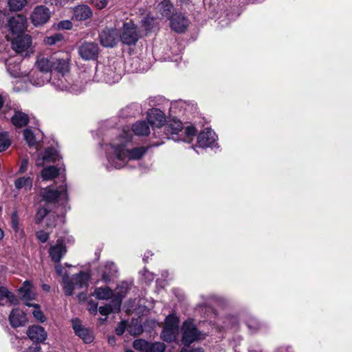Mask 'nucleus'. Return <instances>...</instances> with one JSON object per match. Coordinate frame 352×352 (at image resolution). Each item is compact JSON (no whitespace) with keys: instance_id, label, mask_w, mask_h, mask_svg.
<instances>
[{"instance_id":"1","label":"nucleus","mask_w":352,"mask_h":352,"mask_svg":"<svg viewBox=\"0 0 352 352\" xmlns=\"http://www.w3.org/2000/svg\"><path fill=\"white\" fill-rule=\"evenodd\" d=\"M132 135L124 131L118 137L112 140L105 148L108 170L125 167L129 161L141 159L147 152L148 147L135 146Z\"/></svg>"},{"instance_id":"28","label":"nucleus","mask_w":352,"mask_h":352,"mask_svg":"<svg viewBox=\"0 0 352 352\" xmlns=\"http://www.w3.org/2000/svg\"><path fill=\"white\" fill-rule=\"evenodd\" d=\"M5 61L8 72L13 77H19L20 74V60L21 58L17 56L6 58L1 57Z\"/></svg>"},{"instance_id":"13","label":"nucleus","mask_w":352,"mask_h":352,"mask_svg":"<svg viewBox=\"0 0 352 352\" xmlns=\"http://www.w3.org/2000/svg\"><path fill=\"white\" fill-rule=\"evenodd\" d=\"M120 38L124 45H135L140 38V35L135 24L131 21L124 23L120 35Z\"/></svg>"},{"instance_id":"46","label":"nucleus","mask_w":352,"mask_h":352,"mask_svg":"<svg viewBox=\"0 0 352 352\" xmlns=\"http://www.w3.org/2000/svg\"><path fill=\"white\" fill-rule=\"evenodd\" d=\"M11 142L8 132L0 133V153L5 151L10 146Z\"/></svg>"},{"instance_id":"61","label":"nucleus","mask_w":352,"mask_h":352,"mask_svg":"<svg viewBox=\"0 0 352 352\" xmlns=\"http://www.w3.org/2000/svg\"><path fill=\"white\" fill-rule=\"evenodd\" d=\"M135 331L133 332V331L131 329L129 330V332L131 333H134V334H140L141 332H142V327L141 325L140 324H137L135 326Z\"/></svg>"},{"instance_id":"18","label":"nucleus","mask_w":352,"mask_h":352,"mask_svg":"<svg viewBox=\"0 0 352 352\" xmlns=\"http://www.w3.org/2000/svg\"><path fill=\"white\" fill-rule=\"evenodd\" d=\"M217 135L210 128H206L197 136V144L201 148H213L217 146Z\"/></svg>"},{"instance_id":"10","label":"nucleus","mask_w":352,"mask_h":352,"mask_svg":"<svg viewBox=\"0 0 352 352\" xmlns=\"http://www.w3.org/2000/svg\"><path fill=\"white\" fill-rule=\"evenodd\" d=\"M179 318L174 314L166 318L165 324L161 333L164 341L171 342L176 339L179 332Z\"/></svg>"},{"instance_id":"27","label":"nucleus","mask_w":352,"mask_h":352,"mask_svg":"<svg viewBox=\"0 0 352 352\" xmlns=\"http://www.w3.org/2000/svg\"><path fill=\"white\" fill-rule=\"evenodd\" d=\"M59 159L58 151L54 148H47L45 149L42 157H38L36 161L37 166H42L45 163L56 162Z\"/></svg>"},{"instance_id":"63","label":"nucleus","mask_w":352,"mask_h":352,"mask_svg":"<svg viewBox=\"0 0 352 352\" xmlns=\"http://www.w3.org/2000/svg\"><path fill=\"white\" fill-rule=\"evenodd\" d=\"M108 342L111 345H113L116 343V339L114 337H111L108 340Z\"/></svg>"},{"instance_id":"58","label":"nucleus","mask_w":352,"mask_h":352,"mask_svg":"<svg viewBox=\"0 0 352 352\" xmlns=\"http://www.w3.org/2000/svg\"><path fill=\"white\" fill-rule=\"evenodd\" d=\"M125 327L123 323H121L116 329V333L118 336H121L124 333Z\"/></svg>"},{"instance_id":"26","label":"nucleus","mask_w":352,"mask_h":352,"mask_svg":"<svg viewBox=\"0 0 352 352\" xmlns=\"http://www.w3.org/2000/svg\"><path fill=\"white\" fill-rule=\"evenodd\" d=\"M188 25V20L181 13H175L170 19V27L176 32H184Z\"/></svg>"},{"instance_id":"24","label":"nucleus","mask_w":352,"mask_h":352,"mask_svg":"<svg viewBox=\"0 0 352 352\" xmlns=\"http://www.w3.org/2000/svg\"><path fill=\"white\" fill-rule=\"evenodd\" d=\"M28 338L34 343L42 342L47 338V333L45 329L39 325L30 326L28 331Z\"/></svg>"},{"instance_id":"32","label":"nucleus","mask_w":352,"mask_h":352,"mask_svg":"<svg viewBox=\"0 0 352 352\" xmlns=\"http://www.w3.org/2000/svg\"><path fill=\"white\" fill-rule=\"evenodd\" d=\"M151 124L146 120H140L135 122L131 129L134 134L138 136H146L150 133Z\"/></svg>"},{"instance_id":"50","label":"nucleus","mask_w":352,"mask_h":352,"mask_svg":"<svg viewBox=\"0 0 352 352\" xmlns=\"http://www.w3.org/2000/svg\"><path fill=\"white\" fill-rule=\"evenodd\" d=\"M63 36L60 34H55L52 36H48L45 38V41L47 44L52 45L56 43L58 41H61Z\"/></svg>"},{"instance_id":"12","label":"nucleus","mask_w":352,"mask_h":352,"mask_svg":"<svg viewBox=\"0 0 352 352\" xmlns=\"http://www.w3.org/2000/svg\"><path fill=\"white\" fill-rule=\"evenodd\" d=\"M166 102L167 106H168V110L170 112V116H175L177 113H183L186 107V102L182 100H176L174 102H169L166 101L164 98L161 97H150L148 99V103L150 107H155L160 105L161 102Z\"/></svg>"},{"instance_id":"33","label":"nucleus","mask_w":352,"mask_h":352,"mask_svg":"<svg viewBox=\"0 0 352 352\" xmlns=\"http://www.w3.org/2000/svg\"><path fill=\"white\" fill-rule=\"evenodd\" d=\"M92 14L91 10L88 6L79 5L74 8L73 19L76 21H84Z\"/></svg>"},{"instance_id":"41","label":"nucleus","mask_w":352,"mask_h":352,"mask_svg":"<svg viewBox=\"0 0 352 352\" xmlns=\"http://www.w3.org/2000/svg\"><path fill=\"white\" fill-rule=\"evenodd\" d=\"M32 284L30 281L25 280L19 289V292L22 294L23 298L25 300H32L34 294L31 291Z\"/></svg>"},{"instance_id":"22","label":"nucleus","mask_w":352,"mask_h":352,"mask_svg":"<svg viewBox=\"0 0 352 352\" xmlns=\"http://www.w3.org/2000/svg\"><path fill=\"white\" fill-rule=\"evenodd\" d=\"M28 321L25 312L19 309H13L9 315V322L13 328L24 326Z\"/></svg>"},{"instance_id":"62","label":"nucleus","mask_w":352,"mask_h":352,"mask_svg":"<svg viewBox=\"0 0 352 352\" xmlns=\"http://www.w3.org/2000/svg\"><path fill=\"white\" fill-rule=\"evenodd\" d=\"M78 298L80 301L85 300L87 298V294L85 292H81L78 295Z\"/></svg>"},{"instance_id":"15","label":"nucleus","mask_w":352,"mask_h":352,"mask_svg":"<svg viewBox=\"0 0 352 352\" xmlns=\"http://www.w3.org/2000/svg\"><path fill=\"white\" fill-rule=\"evenodd\" d=\"M100 48L95 42L84 41L78 47V52L84 60H95L98 58Z\"/></svg>"},{"instance_id":"6","label":"nucleus","mask_w":352,"mask_h":352,"mask_svg":"<svg viewBox=\"0 0 352 352\" xmlns=\"http://www.w3.org/2000/svg\"><path fill=\"white\" fill-rule=\"evenodd\" d=\"M146 120L151 124L155 138H166L168 133L164 131L163 127L165 124V114L163 111L158 108H152L147 113Z\"/></svg>"},{"instance_id":"47","label":"nucleus","mask_w":352,"mask_h":352,"mask_svg":"<svg viewBox=\"0 0 352 352\" xmlns=\"http://www.w3.org/2000/svg\"><path fill=\"white\" fill-rule=\"evenodd\" d=\"M26 3V0H8V6L11 10H21Z\"/></svg>"},{"instance_id":"38","label":"nucleus","mask_w":352,"mask_h":352,"mask_svg":"<svg viewBox=\"0 0 352 352\" xmlns=\"http://www.w3.org/2000/svg\"><path fill=\"white\" fill-rule=\"evenodd\" d=\"M33 179L31 177H21L14 182V186L16 189L23 188L25 191H29L32 187Z\"/></svg>"},{"instance_id":"60","label":"nucleus","mask_w":352,"mask_h":352,"mask_svg":"<svg viewBox=\"0 0 352 352\" xmlns=\"http://www.w3.org/2000/svg\"><path fill=\"white\" fill-rule=\"evenodd\" d=\"M55 270L58 275H62L64 268L60 263H58L55 266Z\"/></svg>"},{"instance_id":"42","label":"nucleus","mask_w":352,"mask_h":352,"mask_svg":"<svg viewBox=\"0 0 352 352\" xmlns=\"http://www.w3.org/2000/svg\"><path fill=\"white\" fill-rule=\"evenodd\" d=\"M4 298H6L10 304L16 305L18 303V300L12 292L8 291L6 287L0 286V301Z\"/></svg>"},{"instance_id":"36","label":"nucleus","mask_w":352,"mask_h":352,"mask_svg":"<svg viewBox=\"0 0 352 352\" xmlns=\"http://www.w3.org/2000/svg\"><path fill=\"white\" fill-rule=\"evenodd\" d=\"M245 322L250 333H256L263 327V324L257 318L252 316H248Z\"/></svg>"},{"instance_id":"11","label":"nucleus","mask_w":352,"mask_h":352,"mask_svg":"<svg viewBox=\"0 0 352 352\" xmlns=\"http://www.w3.org/2000/svg\"><path fill=\"white\" fill-rule=\"evenodd\" d=\"M182 344L189 346L196 340L204 338V334L197 330L191 320H186L182 325Z\"/></svg>"},{"instance_id":"19","label":"nucleus","mask_w":352,"mask_h":352,"mask_svg":"<svg viewBox=\"0 0 352 352\" xmlns=\"http://www.w3.org/2000/svg\"><path fill=\"white\" fill-rule=\"evenodd\" d=\"M38 71H32L29 74L28 79L30 83L36 87H42L45 83L50 82L52 73L48 71L38 68Z\"/></svg>"},{"instance_id":"20","label":"nucleus","mask_w":352,"mask_h":352,"mask_svg":"<svg viewBox=\"0 0 352 352\" xmlns=\"http://www.w3.org/2000/svg\"><path fill=\"white\" fill-rule=\"evenodd\" d=\"M100 41L102 46L113 47L118 41V34L116 29H104L100 34Z\"/></svg>"},{"instance_id":"39","label":"nucleus","mask_w":352,"mask_h":352,"mask_svg":"<svg viewBox=\"0 0 352 352\" xmlns=\"http://www.w3.org/2000/svg\"><path fill=\"white\" fill-rule=\"evenodd\" d=\"M60 168L56 166H50L43 168L41 172V177L43 180H50L59 174Z\"/></svg>"},{"instance_id":"40","label":"nucleus","mask_w":352,"mask_h":352,"mask_svg":"<svg viewBox=\"0 0 352 352\" xmlns=\"http://www.w3.org/2000/svg\"><path fill=\"white\" fill-rule=\"evenodd\" d=\"M11 227L14 230L16 234L21 238L24 236V231L22 229H20L19 227V219L17 212H13L11 214Z\"/></svg>"},{"instance_id":"23","label":"nucleus","mask_w":352,"mask_h":352,"mask_svg":"<svg viewBox=\"0 0 352 352\" xmlns=\"http://www.w3.org/2000/svg\"><path fill=\"white\" fill-rule=\"evenodd\" d=\"M66 252L67 249L62 239H58L56 243L52 245L49 250L50 256L55 263H60Z\"/></svg>"},{"instance_id":"57","label":"nucleus","mask_w":352,"mask_h":352,"mask_svg":"<svg viewBox=\"0 0 352 352\" xmlns=\"http://www.w3.org/2000/svg\"><path fill=\"white\" fill-rule=\"evenodd\" d=\"M58 27L65 30H69L72 28V23L69 21H61L58 24Z\"/></svg>"},{"instance_id":"59","label":"nucleus","mask_w":352,"mask_h":352,"mask_svg":"<svg viewBox=\"0 0 352 352\" xmlns=\"http://www.w3.org/2000/svg\"><path fill=\"white\" fill-rule=\"evenodd\" d=\"M58 219V216L56 215V218L55 219H53V218H51L49 221L48 218L47 219V223L46 226L47 227L51 228V227H55L56 225V219Z\"/></svg>"},{"instance_id":"14","label":"nucleus","mask_w":352,"mask_h":352,"mask_svg":"<svg viewBox=\"0 0 352 352\" xmlns=\"http://www.w3.org/2000/svg\"><path fill=\"white\" fill-rule=\"evenodd\" d=\"M183 129L182 122L177 119L175 116H173L172 119H170L166 124H165L164 126L162 129V133L166 131L168 134H167L166 138H158L160 141H157L152 144V146H157L164 143V140L166 139H173L174 137H170L171 135H177L179 132L182 131Z\"/></svg>"},{"instance_id":"2","label":"nucleus","mask_w":352,"mask_h":352,"mask_svg":"<svg viewBox=\"0 0 352 352\" xmlns=\"http://www.w3.org/2000/svg\"><path fill=\"white\" fill-rule=\"evenodd\" d=\"M70 56L69 54L63 52L54 53L50 56H39L37 58L36 65L37 68L48 71L52 76L69 73Z\"/></svg>"},{"instance_id":"55","label":"nucleus","mask_w":352,"mask_h":352,"mask_svg":"<svg viewBox=\"0 0 352 352\" xmlns=\"http://www.w3.org/2000/svg\"><path fill=\"white\" fill-rule=\"evenodd\" d=\"M98 311L101 315L108 316L109 314L113 313L111 310V308L106 305L105 306L100 307L98 309Z\"/></svg>"},{"instance_id":"37","label":"nucleus","mask_w":352,"mask_h":352,"mask_svg":"<svg viewBox=\"0 0 352 352\" xmlns=\"http://www.w3.org/2000/svg\"><path fill=\"white\" fill-rule=\"evenodd\" d=\"M94 295L98 300H108L113 297V292L109 287H100L95 289Z\"/></svg>"},{"instance_id":"34","label":"nucleus","mask_w":352,"mask_h":352,"mask_svg":"<svg viewBox=\"0 0 352 352\" xmlns=\"http://www.w3.org/2000/svg\"><path fill=\"white\" fill-rule=\"evenodd\" d=\"M157 10L162 16L171 19L173 14V6L169 0H163L157 5Z\"/></svg>"},{"instance_id":"43","label":"nucleus","mask_w":352,"mask_h":352,"mask_svg":"<svg viewBox=\"0 0 352 352\" xmlns=\"http://www.w3.org/2000/svg\"><path fill=\"white\" fill-rule=\"evenodd\" d=\"M223 327L228 329L236 330L239 327V318L236 316H227L223 321Z\"/></svg>"},{"instance_id":"51","label":"nucleus","mask_w":352,"mask_h":352,"mask_svg":"<svg viewBox=\"0 0 352 352\" xmlns=\"http://www.w3.org/2000/svg\"><path fill=\"white\" fill-rule=\"evenodd\" d=\"M49 233L43 231V230H38L36 232V237L41 243H45L49 239Z\"/></svg>"},{"instance_id":"54","label":"nucleus","mask_w":352,"mask_h":352,"mask_svg":"<svg viewBox=\"0 0 352 352\" xmlns=\"http://www.w3.org/2000/svg\"><path fill=\"white\" fill-rule=\"evenodd\" d=\"M23 352H42L39 344L33 343L30 346L25 349Z\"/></svg>"},{"instance_id":"4","label":"nucleus","mask_w":352,"mask_h":352,"mask_svg":"<svg viewBox=\"0 0 352 352\" xmlns=\"http://www.w3.org/2000/svg\"><path fill=\"white\" fill-rule=\"evenodd\" d=\"M122 71L121 68L118 67L115 63L107 65L100 63L96 67L94 80L113 84L118 82L122 78Z\"/></svg>"},{"instance_id":"21","label":"nucleus","mask_w":352,"mask_h":352,"mask_svg":"<svg viewBox=\"0 0 352 352\" xmlns=\"http://www.w3.org/2000/svg\"><path fill=\"white\" fill-rule=\"evenodd\" d=\"M72 327L76 336L80 337L85 343H91L94 340L91 331L82 326L81 322L78 318H74L72 320Z\"/></svg>"},{"instance_id":"49","label":"nucleus","mask_w":352,"mask_h":352,"mask_svg":"<svg viewBox=\"0 0 352 352\" xmlns=\"http://www.w3.org/2000/svg\"><path fill=\"white\" fill-rule=\"evenodd\" d=\"M170 50H172L171 53L174 54L175 56H178L180 53L182 52V49L180 47V45L177 43L174 42L173 44V46L171 47ZM179 57H176L175 59L173 57H170V56H168L167 58L170 60H175L177 61Z\"/></svg>"},{"instance_id":"17","label":"nucleus","mask_w":352,"mask_h":352,"mask_svg":"<svg viewBox=\"0 0 352 352\" xmlns=\"http://www.w3.org/2000/svg\"><path fill=\"white\" fill-rule=\"evenodd\" d=\"M133 347L141 352H164L166 349L163 342H150L142 339L135 340Z\"/></svg>"},{"instance_id":"5","label":"nucleus","mask_w":352,"mask_h":352,"mask_svg":"<svg viewBox=\"0 0 352 352\" xmlns=\"http://www.w3.org/2000/svg\"><path fill=\"white\" fill-rule=\"evenodd\" d=\"M50 82L56 90L67 91L75 94L80 93L85 88L84 84L81 81H74L69 73L64 75V77L62 74L52 75Z\"/></svg>"},{"instance_id":"25","label":"nucleus","mask_w":352,"mask_h":352,"mask_svg":"<svg viewBox=\"0 0 352 352\" xmlns=\"http://www.w3.org/2000/svg\"><path fill=\"white\" fill-rule=\"evenodd\" d=\"M117 272V267L114 263L111 261L106 262L100 267L101 279L105 283H110L112 278L116 274Z\"/></svg>"},{"instance_id":"9","label":"nucleus","mask_w":352,"mask_h":352,"mask_svg":"<svg viewBox=\"0 0 352 352\" xmlns=\"http://www.w3.org/2000/svg\"><path fill=\"white\" fill-rule=\"evenodd\" d=\"M41 201L46 205L56 203L58 199H67V187L65 184L60 185L57 189L47 187L41 191Z\"/></svg>"},{"instance_id":"52","label":"nucleus","mask_w":352,"mask_h":352,"mask_svg":"<svg viewBox=\"0 0 352 352\" xmlns=\"http://www.w3.org/2000/svg\"><path fill=\"white\" fill-rule=\"evenodd\" d=\"M34 307L36 308V309H35L32 314L34 316V317L39 322H45V316L43 315V312L38 309V305H34Z\"/></svg>"},{"instance_id":"7","label":"nucleus","mask_w":352,"mask_h":352,"mask_svg":"<svg viewBox=\"0 0 352 352\" xmlns=\"http://www.w3.org/2000/svg\"><path fill=\"white\" fill-rule=\"evenodd\" d=\"M7 41H11L12 50L21 56H28L33 53L32 37L26 34L12 38L9 34L5 36Z\"/></svg>"},{"instance_id":"35","label":"nucleus","mask_w":352,"mask_h":352,"mask_svg":"<svg viewBox=\"0 0 352 352\" xmlns=\"http://www.w3.org/2000/svg\"><path fill=\"white\" fill-rule=\"evenodd\" d=\"M140 113V107L137 103H133L122 109L119 112V116L122 118L135 117Z\"/></svg>"},{"instance_id":"16","label":"nucleus","mask_w":352,"mask_h":352,"mask_svg":"<svg viewBox=\"0 0 352 352\" xmlns=\"http://www.w3.org/2000/svg\"><path fill=\"white\" fill-rule=\"evenodd\" d=\"M51 17L50 9L45 6H36L31 15V23L35 26H42L47 23Z\"/></svg>"},{"instance_id":"29","label":"nucleus","mask_w":352,"mask_h":352,"mask_svg":"<svg viewBox=\"0 0 352 352\" xmlns=\"http://www.w3.org/2000/svg\"><path fill=\"white\" fill-rule=\"evenodd\" d=\"M23 137L28 144L30 146H33L43 139V133L38 129L33 131L28 128L23 130Z\"/></svg>"},{"instance_id":"53","label":"nucleus","mask_w":352,"mask_h":352,"mask_svg":"<svg viewBox=\"0 0 352 352\" xmlns=\"http://www.w3.org/2000/svg\"><path fill=\"white\" fill-rule=\"evenodd\" d=\"M87 309L91 314L96 315L98 311V302H96L92 300L89 301Z\"/></svg>"},{"instance_id":"3","label":"nucleus","mask_w":352,"mask_h":352,"mask_svg":"<svg viewBox=\"0 0 352 352\" xmlns=\"http://www.w3.org/2000/svg\"><path fill=\"white\" fill-rule=\"evenodd\" d=\"M27 28V18L22 14L7 16L6 14L0 11V41L5 38L6 34L12 38L24 34Z\"/></svg>"},{"instance_id":"48","label":"nucleus","mask_w":352,"mask_h":352,"mask_svg":"<svg viewBox=\"0 0 352 352\" xmlns=\"http://www.w3.org/2000/svg\"><path fill=\"white\" fill-rule=\"evenodd\" d=\"M184 133L186 134V136L185 138H178L176 140H182L184 142H190L192 140L193 136L196 133V129L193 126H188L185 129Z\"/></svg>"},{"instance_id":"64","label":"nucleus","mask_w":352,"mask_h":352,"mask_svg":"<svg viewBox=\"0 0 352 352\" xmlns=\"http://www.w3.org/2000/svg\"><path fill=\"white\" fill-rule=\"evenodd\" d=\"M189 351L190 352H204V351L200 348L193 349L190 350Z\"/></svg>"},{"instance_id":"8","label":"nucleus","mask_w":352,"mask_h":352,"mask_svg":"<svg viewBox=\"0 0 352 352\" xmlns=\"http://www.w3.org/2000/svg\"><path fill=\"white\" fill-rule=\"evenodd\" d=\"M89 274L82 271L73 275L70 279H67L64 277L63 290L65 294L67 296H70L73 294L75 289H87L89 285Z\"/></svg>"},{"instance_id":"45","label":"nucleus","mask_w":352,"mask_h":352,"mask_svg":"<svg viewBox=\"0 0 352 352\" xmlns=\"http://www.w3.org/2000/svg\"><path fill=\"white\" fill-rule=\"evenodd\" d=\"M142 26L146 31H152L155 28L156 20L153 16L146 15L142 19Z\"/></svg>"},{"instance_id":"30","label":"nucleus","mask_w":352,"mask_h":352,"mask_svg":"<svg viewBox=\"0 0 352 352\" xmlns=\"http://www.w3.org/2000/svg\"><path fill=\"white\" fill-rule=\"evenodd\" d=\"M45 217H47V219L48 218L50 221L51 218L55 219L56 218V214L51 211L48 205H40L36 213L35 223L36 224H40Z\"/></svg>"},{"instance_id":"31","label":"nucleus","mask_w":352,"mask_h":352,"mask_svg":"<svg viewBox=\"0 0 352 352\" xmlns=\"http://www.w3.org/2000/svg\"><path fill=\"white\" fill-rule=\"evenodd\" d=\"M11 122L14 126L21 128L28 124L29 116L21 110L14 109V114L11 118Z\"/></svg>"},{"instance_id":"56","label":"nucleus","mask_w":352,"mask_h":352,"mask_svg":"<svg viewBox=\"0 0 352 352\" xmlns=\"http://www.w3.org/2000/svg\"><path fill=\"white\" fill-rule=\"evenodd\" d=\"M28 166V158H23L21 161V164L19 168V173H23L27 170Z\"/></svg>"},{"instance_id":"44","label":"nucleus","mask_w":352,"mask_h":352,"mask_svg":"<svg viewBox=\"0 0 352 352\" xmlns=\"http://www.w3.org/2000/svg\"><path fill=\"white\" fill-rule=\"evenodd\" d=\"M123 298L124 295L118 294L107 305V306L111 308L113 313H118L120 311Z\"/></svg>"}]
</instances>
